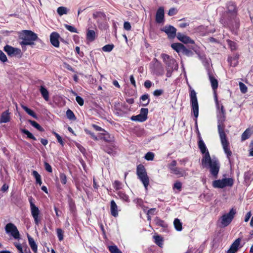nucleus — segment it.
Returning a JSON list of instances; mask_svg holds the SVG:
<instances>
[{"label":"nucleus","mask_w":253,"mask_h":253,"mask_svg":"<svg viewBox=\"0 0 253 253\" xmlns=\"http://www.w3.org/2000/svg\"><path fill=\"white\" fill-rule=\"evenodd\" d=\"M113 187L116 190H119L122 187V183L118 180H115L113 183Z\"/></svg>","instance_id":"obj_52"},{"label":"nucleus","mask_w":253,"mask_h":253,"mask_svg":"<svg viewBox=\"0 0 253 253\" xmlns=\"http://www.w3.org/2000/svg\"><path fill=\"white\" fill-rule=\"evenodd\" d=\"M20 38L22 41L20 44L23 48L26 45H33L34 42L39 40L37 35L30 30H24L20 35Z\"/></svg>","instance_id":"obj_4"},{"label":"nucleus","mask_w":253,"mask_h":253,"mask_svg":"<svg viewBox=\"0 0 253 253\" xmlns=\"http://www.w3.org/2000/svg\"><path fill=\"white\" fill-rule=\"evenodd\" d=\"M21 132L23 133L26 134L28 138L34 140H36V138L29 130L25 129H23L21 130Z\"/></svg>","instance_id":"obj_42"},{"label":"nucleus","mask_w":253,"mask_h":253,"mask_svg":"<svg viewBox=\"0 0 253 253\" xmlns=\"http://www.w3.org/2000/svg\"><path fill=\"white\" fill-rule=\"evenodd\" d=\"M60 179L63 184H66L67 183V176L64 173H60L59 175Z\"/></svg>","instance_id":"obj_54"},{"label":"nucleus","mask_w":253,"mask_h":253,"mask_svg":"<svg viewBox=\"0 0 253 253\" xmlns=\"http://www.w3.org/2000/svg\"><path fill=\"white\" fill-rule=\"evenodd\" d=\"M253 133V130L251 128H248L246 129V130L243 133L241 136L242 141H245L246 139H248Z\"/></svg>","instance_id":"obj_29"},{"label":"nucleus","mask_w":253,"mask_h":253,"mask_svg":"<svg viewBox=\"0 0 253 253\" xmlns=\"http://www.w3.org/2000/svg\"><path fill=\"white\" fill-rule=\"evenodd\" d=\"M187 169L185 170L182 168L177 167L172 169L170 172L177 175L178 177H183L187 175Z\"/></svg>","instance_id":"obj_17"},{"label":"nucleus","mask_w":253,"mask_h":253,"mask_svg":"<svg viewBox=\"0 0 253 253\" xmlns=\"http://www.w3.org/2000/svg\"><path fill=\"white\" fill-rule=\"evenodd\" d=\"M249 154L250 156H253V141L251 142L250 145Z\"/></svg>","instance_id":"obj_64"},{"label":"nucleus","mask_w":253,"mask_h":253,"mask_svg":"<svg viewBox=\"0 0 253 253\" xmlns=\"http://www.w3.org/2000/svg\"><path fill=\"white\" fill-rule=\"evenodd\" d=\"M227 42L228 43L229 46L230 47V48H231V49L232 50L236 49V48H237L236 43L234 42H233L230 40H227Z\"/></svg>","instance_id":"obj_51"},{"label":"nucleus","mask_w":253,"mask_h":253,"mask_svg":"<svg viewBox=\"0 0 253 253\" xmlns=\"http://www.w3.org/2000/svg\"><path fill=\"white\" fill-rule=\"evenodd\" d=\"M53 134L57 139L58 142L62 145L63 146L64 145V142L62 140V137L56 132H53Z\"/></svg>","instance_id":"obj_58"},{"label":"nucleus","mask_w":253,"mask_h":253,"mask_svg":"<svg viewBox=\"0 0 253 253\" xmlns=\"http://www.w3.org/2000/svg\"><path fill=\"white\" fill-rule=\"evenodd\" d=\"M68 11L69 9L64 6H60L57 9V12L60 16L67 14Z\"/></svg>","instance_id":"obj_36"},{"label":"nucleus","mask_w":253,"mask_h":253,"mask_svg":"<svg viewBox=\"0 0 253 253\" xmlns=\"http://www.w3.org/2000/svg\"><path fill=\"white\" fill-rule=\"evenodd\" d=\"M131 119L133 121H138L140 122H143L146 120L145 118H144L140 114L136 116H132Z\"/></svg>","instance_id":"obj_41"},{"label":"nucleus","mask_w":253,"mask_h":253,"mask_svg":"<svg viewBox=\"0 0 253 253\" xmlns=\"http://www.w3.org/2000/svg\"><path fill=\"white\" fill-rule=\"evenodd\" d=\"M131 25L129 22H125L124 23V28L127 31H129L131 29Z\"/></svg>","instance_id":"obj_63"},{"label":"nucleus","mask_w":253,"mask_h":253,"mask_svg":"<svg viewBox=\"0 0 253 253\" xmlns=\"http://www.w3.org/2000/svg\"><path fill=\"white\" fill-rule=\"evenodd\" d=\"M164 92L163 89H156L153 92V95L155 96H159L161 95Z\"/></svg>","instance_id":"obj_62"},{"label":"nucleus","mask_w":253,"mask_h":253,"mask_svg":"<svg viewBox=\"0 0 253 253\" xmlns=\"http://www.w3.org/2000/svg\"><path fill=\"white\" fill-rule=\"evenodd\" d=\"M10 121V116L8 111L3 112L0 118V123H6Z\"/></svg>","instance_id":"obj_24"},{"label":"nucleus","mask_w":253,"mask_h":253,"mask_svg":"<svg viewBox=\"0 0 253 253\" xmlns=\"http://www.w3.org/2000/svg\"><path fill=\"white\" fill-rule=\"evenodd\" d=\"M227 10L220 18V22L225 27H239V19L237 18V9L234 2L229 1L227 3Z\"/></svg>","instance_id":"obj_2"},{"label":"nucleus","mask_w":253,"mask_h":253,"mask_svg":"<svg viewBox=\"0 0 253 253\" xmlns=\"http://www.w3.org/2000/svg\"><path fill=\"white\" fill-rule=\"evenodd\" d=\"M222 181L224 187L227 186L231 187L234 184V180L232 178H223Z\"/></svg>","instance_id":"obj_32"},{"label":"nucleus","mask_w":253,"mask_h":253,"mask_svg":"<svg viewBox=\"0 0 253 253\" xmlns=\"http://www.w3.org/2000/svg\"><path fill=\"white\" fill-rule=\"evenodd\" d=\"M154 221H155V223L158 226L163 227H164L166 226V224L165 222H164V221L158 217H156L155 218Z\"/></svg>","instance_id":"obj_43"},{"label":"nucleus","mask_w":253,"mask_h":253,"mask_svg":"<svg viewBox=\"0 0 253 253\" xmlns=\"http://www.w3.org/2000/svg\"><path fill=\"white\" fill-rule=\"evenodd\" d=\"M148 113V109L147 108H142L141 109L140 114L146 120L147 118Z\"/></svg>","instance_id":"obj_50"},{"label":"nucleus","mask_w":253,"mask_h":253,"mask_svg":"<svg viewBox=\"0 0 253 253\" xmlns=\"http://www.w3.org/2000/svg\"><path fill=\"white\" fill-rule=\"evenodd\" d=\"M5 230L7 234H10L15 239H20V233L13 223H7L5 226Z\"/></svg>","instance_id":"obj_10"},{"label":"nucleus","mask_w":253,"mask_h":253,"mask_svg":"<svg viewBox=\"0 0 253 253\" xmlns=\"http://www.w3.org/2000/svg\"><path fill=\"white\" fill-rule=\"evenodd\" d=\"M171 47L179 54H183L187 56H192L193 52L180 43H174L171 45Z\"/></svg>","instance_id":"obj_8"},{"label":"nucleus","mask_w":253,"mask_h":253,"mask_svg":"<svg viewBox=\"0 0 253 253\" xmlns=\"http://www.w3.org/2000/svg\"><path fill=\"white\" fill-rule=\"evenodd\" d=\"M118 195L119 197V198L123 200L124 201L126 202H128L129 201V197L125 193L122 192V191H119L118 193Z\"/></svg>","instance_id":"obj_40"},{"label":"nucleus","mask_w":253,"mask_h":253,"mask_svg":"<svg viewBox=\"0 0 253 253\" xmlns=\"http://www.w3.org/2000/svg\"><path fill=\"white\" fill-rule=\"evenodd\" d=\"M190 88V102L191 104L192 112L194 117L197 119L199 115V105L197 98L196 92L191 87L189 86Z\"/></svg>","instance_id":"obj_6"},{"label":"nucleus","mask_w":253,"mask_h":253,"mask_svg":"<svg viewBox=\"0 0 253 253\" xmlns=\"http://www.w3.org/2000/svg\"><path fill=\"white\" fill-rule=\"evenodd\" d=\"M155 154L153 152H148L146 154L144 158L147 161H152L154 158Z\"/></svg>","instance_id":"obj_47"},{"label":"nucleus","mask_w":253,"mask_h":253,"mask_svg":"<svg viewBox=\"0 0 253 253\" xmlns=\"http://www.w3.org/2000/svg\"><path fill=\"white\" fill-rule=\"evenodd\" d=\"M212 185L213 187H214L215 188H224V185H223L222 179L214 180L212 182Z\"/></svg>","instance_id":"obj_30"},{"label":"nucleus","mask_w":253,"mask_h":253,"mask_svg":"<svg viewBox=\"0 0 253 253\" xmlns=\"http://www.w3.org/2000/svg\"><path fill=\"white\" fill-rule=\"evenodd\" d=\"M108 248L111 253H122L116 245L109 246Z\"/></svg>","instance_id":"obj_38"},{"label":"nucleus","mask_w":253,"mask_h":253,"mask_svg":"<svg viewBox=\"0 0 253 253\" xmlns=\"http://www.w3.org/2000/svg\"><path fill=\"white\" fill-rule=\"evenodd\" d=\"M182 187V183L178 181H176L173 186V189H176L178 190L179 191L181 190Z\"/></svg>","instance_id":"obj_57"},{"label":"nucleus","mask_w":253,"mask_h":253,"mask_svg":"<svg viewBox=\"0 0 253 253\" xmlns=\"http://www.w3.org/2000/svg\"><path fill=\"white\" fill-rule=\"evenodd\" d=\"M239 87H240V90L242 93H245L247 92V90H248L247 87L244 83H243L242 82H240L239 83Z\"/></svg>","instance_id":"obj_53"},{"label":"nucleus","mask_w":253,"mask_h":253,"mask_svg":"<svg viewBox=\"0 0 253 253\" xmlns=\"http://www.w3.org/2000/svg\"><path fill=\"white\" fill-rule=\"evenodd\" d=\"M44 166L45 170L49 172H52V169L51 166L46 162H44Z\"/></svg>","instance_id":"obj_59"},{"label":"nucleus","mask_w":253,"mask_h":253,"mask_svg":"<svg viewBox=\"0 0 253 253\" xmlns=\"http://www.w3.org/2000/svg\"><path fill=\"white\" fill-rule=\"evenodd\" d=\"M162 31L165 32L170 39H173L176 36V29L172 26L166 25Z\"/></svg>","instance_id":"obj_13"},{"label":"nucleus","mask_w":253,"mask_h":253,"mask_svg":"<svg viewBox=\"0 0 253 253\" xmlns=\"http://www.w3.org/2000/svg\"><path fill=\"white\" fill-rule=\"evenodd\" d=\"M76 100L80 106H83L84 104V99L79 96H76Z\"/></svg>","instance_id":"obj_61"},{"label":"nucleus","mask_w":253,"mask_h":253,"mask_svg":"<svg viewBox=\"0 0 253 253\" xmlns=\"http://www.w3.org/2000/svg\"><path fill=\"white\" fill-rule=\"evenodd\" d=\"M164 9L160 7L157 11L156 14V21L158 23H162L164 22Z\"/></svg>","instance_id":"obj_15"},{"label":"nucleus","mask_w":253,"mask_h":253,"mask_svg":"<svg viewBox=\"0 0 253 253\" xmlns=\"http://www.w3.org/2000/svg\"><path fill=\"white\" fill-rule=\"evenodd\" d=\"M202 164L204 167L210 169L211 174L214 178L217 177L220 169V164L216 158L211 159L209 152H207L202 159Z\"/></svg>","instance_id":"obj_3"},{"label":"nucleus","mask_w":253,"mask_h":253,"mask_svg":"<svg viewBox=\"0 0 253 253\" xmlns=\"http://www.w3.org/2000/svg\"><path fill=\"white\" fill-rule=\"evenodd\" d=\"M209 77L212 88L213 90V94L216 92V90L218 87V81L210 73H209Z\"/></svg>","instance_id":"obj_21"},{"label":"nucleus","mask_w":253,"mask_h":253,"mask_svg":"<svg viewBox=\"0 0 253 253\" xmlns=\"http://www.w3.org/2000/svg\"><path fill=\"white\" fill-rule=\"evenodd\" d=\"M0 61L3 63H4L7 61V58L6 55L1 50H0Z\"/></svg>","instance_id":"obj_56"},{"label":"nucleus","mask_w":253,"mask_h":253,"mask_svg":"<svg viewBox=\"0 0 253 253\" xmlns=\"http://www.w3.org/2000/svg\"><path fill=\"white\" fill-rule=\"evenodd\" d=\"M60 36L58 33L56 32H52L50 35V41L52 45L55 47L59 46V39Z\"/></svg>","instance_id":"obj_14"},{"label":"nucleus","mask_w":253,"mask_h":253,"mask_svg":"<svg viewBox=\"0 0 253 253\" xmlns=\"http://www.w3.org/2000/svg\"><path fill=\"white\" fill-rule=\"evenodd\" d=\"M238 56H235L234 57H229L228 61L231 66L233 67L236 66L238 64Z\"/></svg>","instance_id":"obj_31"},{"label":"nucleus","mask_w":253,"mask_h":253,"mask_svg":"<svg viewBox=\"0 0 253 253\" xmlns=\"http://www.w3.org/2000/svg\"><path fill=\"white\" fill-rule=\"evenodd\" d=\"M198 147L202 154H205L207 152H209L207 149L206 145L202 139L200 133H199V141H198Z\"/></svg>","instance_id":"obj_22"},{"label":"nucleus","mask_w":253,"mask_h":253,"mask_svg":"<svg viewBox=\"0 0 253 253\" xmlns=\"http://www.w3.org/2000/svg\"><path fill=\"white\" fill-rule=\"evenodd\" d=\"M176 165V161L175 160H173L168 165V168L169 169L170 171L172 170V169L177 168Z\"/></svg>","instance_id":"obj_55"},{"label":"nucleus","mask_w":253,"mask_h":253,"mask_svg":"<svg viewBox=\"0 0 253 253\" xmlns=\"http://www.w3.org/2000/svg\"><path fill=\"white\" fill-rule=\"evenodd\" d=\"M40 91L45 100L48 101L49 100V92L47 89L43 86L41 85L40 86Z\"/></svg>","instance_id":"obj_28"},{"label":"nucleus","mask_w":253,"mask_h":253,"mask_svg":"<svg viewBox=\"0 0 253 253\" xmlns=\"http://www.w3.org/2000/svg\"><path fill=\"white\" fill-rule=\"evenodd\" d=\"M151 69L153 73L157 76H161L164 74V68L161 63L157 59L154 60V63Z\"/></svg>","instance_id":"obj_12"},{"label":"nucleus","mask_w":253,"mask_h":253,"mask_svg":"<svg viewBox=\"0 0 253 253\" xmlns=\"http://www.w3.org/2000/svg\"><path fill=\"white\" fill-rule=\"evenodd\" d=\"M241 240L238 238L237 239L234 243L231 245L229 249L227 251V253H235L237 250L238 247L240 245Z\"/></svg>","instance_id":"obj_20"},{"label":"nucleus","mask_w":253,"mask_h":253,"mask_svg":"<svg viewBox=\"0 0 253 253\" xmlns=\"http://www.w3.org/2000/svg\"><path fill=\"white\" fill-rule=\"evenodd\" d=\"M138 179L142 182L145 188L147 189L149 184V178L148 175L142 176Z\"/></svg>","instance_id":"obj_33"},{"label":"nucleus","mask_w":253,"mask_h":253,"mask_svg":"<svg viewBox=\"0 0 253 253\" xmlns=\"http://www.w3.org/2000/svg\"><path fill=\"white\" fill-rule=\"evenodd\" d=\"M104 150L105 152L112 156H115L117 153L116 148L113 144H110L104 146Z\"/></svg>","instance_id":"obj_18"},{"label":"nucleus","mask_w":253,"mask_h":253,"mask_svg":"<svg viewBox=\"0 0 253 253\" xmlns=\"http://www.w3.org/2000/svg\"><path fill=\"white\" fill-rule=\"evenodd\" d=\"M110 210L112 215L114 217L118 216V206L114 200H112L110 202Z\"/></svg>","instance_id":"obj_23"},{"label":"nucleus","mask_w":253,"mask_h":253,"mask_svg":"<svg viewBox=\"0 0 253 253\" xmlns=\"http://www.w3.org/2000/svg\"><path fill=\"white\" fill-rule=\"evenodd\" d=\"M140 99L141 104L143 106H146L150 102L149 95L148 94L142 95Z\"/></svg>","instance_id":"obj_27"},{"label":"nucleus","mask_w":253,"mask_h":253,"mask_svg":"<svg viewBox=\"0 0 253 253\" xmlns=\"http://www.w3.org/2000/svg\"><path fill=\"white\" fill-rule=\"evenodd\" d=\"M236 210L233 208L230 211L223 214L220 218V223L222 227H226L232 222L235 214Z\"/></svg>","instance_id":"obj_7"},{"label":"nucleus","mask_w":253,"mask_h":253,"mask_svg":"<svg viewBox=\"0 0 253 253\" xmlns=\"http://www.w3.org/2000/svg\"><path fill=\"white\" fill-rule=\"evenodd\" d=\"M56 232L58 238L60 241H62L64 239V232L61 228H57Z\"/></svg>","instance_id":"obj_44"},{"label":"nucleus","mask_w":253,"mask_h":253,"mask_svg":"<svg viewBox=\"0 0 253 253\" xmlns=\"http://www.w3.org/2000/svg\"><path fill=\"white\" fill-rule=\"evenodd\" d=\"M105 14L101 12L96 11L93 13V17L94 19H97L98 18L105 17Z\"/></svg>","instance_id":"obj_49"},{"label":"nucleus","mask_w":253,"mask_h":253,"mask_svg":"<svg viewBox=\"0 0 253 253\" xmlns=\"http://www.w3.org/2000/svg\"><path fill=\"white\" fill-rule=\"evenodd\" d=\"M66 115L67 118L71 120H76V117L73 112L72 111H71L70 109H68L66 112Z\"/></svg>","instance_id":"obj_45"},{"label":"nucleus","mask_w":253,"mask_h":253,"mask_svg":"<svg viewBox=\"0 0 253 253\" xmlns=\"http://www.w3.org/2000/svg\"><path fill=\"white\" fill-rule=\"evenodd\" d=\"M85 132L87 133L90 135V137L94 140H98V138L97 136H96L93 132H92L91 131L88 130L87 129L85 130Z\"/></svg>","instance_id":"obj_60"},{"label":"nucleus","mask_w":253,"mask_h":253,"mask_svg":"<svg viewBox=\"0 0 253 253\" xmlns=\"http://www.w3.org/2000/svg\"><path fill=\"white\" fill-rule=\"evenodd\" d=\"M154 239L155 240V243L160 247H162L163 245V238L159 235H157L154 236Z\"/></svg>","instance_id":"obj_37"},{"label":"nucleus","mask_w":253,"mask_h":253,"mask_svg":"<svg viewBox=\"0 0 253 253\" xmlns=\"http://www.w3.org/2000/svg\"><path fill=\"white\" fill-rule=\"evenodd\" d=\"M136 174L139 178L142 176L147 175V173L144 166L142 165H139L136 169Z\"/></svg>","instance_id":"obj_19"},{"label":"nucleus","mask_w":253,"mask_h":253,"mask_svg":"<svg viewBox=\"0 0 253 253\" xmlns=\"http://www.w3.org/2000/svg\"><path fill=\"white\" fill-rule=\"evenodd\" d=\"M3 50L10 57H17L20 58L22 56V53L20 49L12 47L9 45H6L3 47Z\"/></svg>","instance_id":"obj_9"},{"label":"nucleus","mask_w":253,"mask_h":253,"mask_svg":"<svg viewBox=\"0 0 253 253\" xmlns=\"http://www.w3.org/2000/svg\"><path fill=\"white\" fill-rule=\"evenodd\" d=\"M29 122L33 126L37 128L39 131H43L44 130L43 128L36 122L32 120H29Z\"/></svg>","instance_id":"obj_39"},{"label":"nucleus","mask_w":253,"mask_h":253,"mask_svg":"<svg viewBox=\"0 0 253 253\" xmlns=\"http://www.w3.org/2000/svg\"><path fill=\"white\" fill-rule=\"evenodd\" d=\"M64 26L67 30H68V31H69L71 32L75 33H78L77 29L74 26L69 25L67 24H65L64 25Z\"/></svg>","instance_id":"obj_48"},{"label":"nucleus","mask_w":253,"mask_h":253,"mask_svg":"<svg viewBox=\"0 0 253 253\" xmlns=\"http://www.w3.org/2000/svg\"><path fill=\"white\" fill-rule=\"evenodd\" d=\"M217 117L218 119V132L219 135L221 143L224 152L226 155L229 162L230 163V157L232 155V152L229 148V142L227 139L226 135L224 132L225 125L224 123L225 121V110L223 105H221L220 108L218 110Z\"/></svg>","instance_id":"obj_1"},{"label":"nucleus","mask_w":253,"mask_h":253,"mask_svg":"<svg viewBox=\"0 0 253 253\" xmlns=\"http://www.w3.org/2000/svg\"><path fill=\"white\" fill-rule=\"evenodd\" d=\"M161 57L163 59L164 62L167 65V68L173 69L176 68V64H175V60L173 58L165 53L162 54Z\"/></svg>","instance_id":"obj_11"},{"label":"nucleus","mask_w":253,"mask_h":253,"mask_svg":"<svg viewBox=\"0 0 253 253\" xmlns=\"http://www.w3.org/2000/svg\"><path fill=\"white\" fill-rule=\"evenodd\" d=\"M96 38V33L94 30H88L86 33V40L90 42L95 40Z\"/></svg>","instance_id":"obj_26"},{"label":"nucleus","mask_w":253,"mask_h":253,"mask_svg":"<svg viewBox=\"0 0 253 253\" xmlns=\"http://www.w3.org/2000/svg\"><path fill=\"white\" fill-rule=\"evenodd\" d=\"M21 107L28 115L35 119L37 118V116L36 114L34 112V111L28 108L27 106L24 105H21Z\"/></svg>","instance_id":"obj_34"},{"label":"nucleus","mask_w":253,"mask_h":253,"mask_svg":"<svg viewBox=\"0 0 253 253\" xmlns=\"http://www.w3.org/2000/svg\"><path fill=\"white\" fill-rule=\"evenodd\" d=\"M33 200V199L32 197L29 199L31 213L34 218L35 224L38 226L41 221V211L39 208L34 204Z\"/></svg>","instance_id":"obj_5"},{"label":"nucleus","mask_w":253,"mask_h":253,"mask_svg":"<svg viewBox=\"0 0 253 253\" xmlns=\"http://www.w3.org/2000/svg\"><path fill=\"white\" fill-rule=\"evenodd\" d=\"M27 237L28 239L29 244L31 248L32 249V251L34 252V253H37L38 251V247L34 239L29 235H28Z\"/></svg>","instance_id":"obj_25"},{"label":"nucleus","mask_w":253,"mask_h":253,"mask_svg":"<svg viewBox=\"0 0 253 253\" xmlns=\"http://www.w3.org/2000/svg\"><path fill=\"white\" fill-rule=\"evenodd\" d=\"M174 226L175 229L178 231H180L182 229V223L178 218H175L173 222Z\"/></svg>","instance_id":"obj_35"},{"label":"nucleus","mask_w":253,"mask_h":253,"mask_svg":"<svg viewBox=\"0 0 253 253\" xmlns=\"http://www.w3.org/2000/svg\"><path fill=\"white\" fill-rule=\"evenodd\" d=\"M177 38L180 42H183L184 43H194V41L190 37L180 33H178L177 34Z\"/></svg>","instance_id":"obj_16"},{"label":"nucleus","mask_w":253,"mask_h":253,"mask_svg":"<svg viewBox=\"0 0 253 253\" xmlns=\"http://www.w3.org/2000/svg\"><path fill=\"white\" fill-rule=\"evenodd\" d=\"M114 46L113 44H109L104 45L103 47H102V49L103 51L105 52H110L113 49Z\"/></svg>","instance_id":"obj_46"}]
</instances>
